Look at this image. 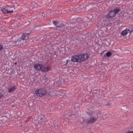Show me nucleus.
<instances>
[{
    "label": "nucleus",
    "instance_id": "obj_1",
    "mask_svg": "<svg viewBox=\"0 0 133 133\" xmlns=\"http://www.w3.org/2000/svg\"><path fill=\"white\" fill-rule=\"evenodd\" d=\"M34 67L36 69L44 72H47L50 70L49 66L46 67L45 66L39 64H35Z\"/></svg>",
    "mask_w": 133,
    "mask_h": 133
},
{
    "label": "nucleus",
    "instance_id": "obj_2",
    "mask_svg": "<svg viewBox=\"0 0 133 133\" xmlns=\"http://www.w3.org/2000/svg\"><path fill=\"white\" fill-rule=\"evenodd\" d=\"M35 92L37 96L42 97L46 95L47 91L45 89H41L36 90Z\"/></svg>",
    "mask_w": 133,
    "mask_h": 133
},
{
    "label": "nucleus",
    "instance_id": "obj_3",
    "mask_svg": "<svg viewBox=\"0 0 133 133\" xmlns=\"http://www.w3.org/2000/svg\"><path fill=\"white\" fill-rule=\"evenodd\" d=\"M89 54H81L79 55V62H81L85 61L89 57Z\"/></svg>",
    "mask_w": 133,
    "mask_h": 133
},
{
    "label": "nucleus",
    "instance_id": "obj_4",
    "mask_svg": "<svg viewBox=\"0 0 133 133\" xmlns=\"http://www.w3.org/2000/svg\"><path fill=\"white\" fill-rule=\"evenodd\" d=\"M85 8L83 7L82 6L80 5L79 6L76 8L74 10L75 13H81L82 12H83Z\"/></svg>",
    "mask_w": 133,
    "mask_h": 133
},
{
    "label": "nucleus",
    "instance_id": "obj_5",
    "mask_svg": "<svg viewBox=\"0 0 133 133\" xmlns=\"http://www.w3.org/2000/svg\"><path fill=\"white\" fill-rule=\"evenodd\" d=\"M40 118L39 120H38V122L37 125L41 126L45 123V121L44 120V116H43L42 117H41Z\"/></svg>",
    "mask_w": 133,
    "mask_h": 133
},
{
    "label": "nucleus",
    "instance_id": "obj_6",
    "mask_svg": "<svg viewBox=\"0 0 133 133\" xmlns=\"http://www.w3.org/2000/svg\"><path fill=\"white\" fill-rule=\"evenodd\" d=\"M71 61H72L76 62H79V55H74L71 57Z\"/></svg>",
    "mask_w": 133,
    "mask_h": 133
},
{
    "label": "nucleus",
    "instance_id": "obj_7",
    "mask_svg": "<svg viewBox=\"0 0 133 133\" xmlns=\"http://www.w3.org/2000/svg\"><path fill=\"white\" fill-rule=\"evenodd\" d=\"M114 13L113 10L110 11L106 15V17L107 18H109L111 17H113L115 15Z\"/></svg>",
    "mask_w": 133,
    "mask_h": 133
},
{
    "label": "nucleus",
    "instance_id": "obj_8",
    "mask_svg": "<svg viewBox=\"0 0 133 133\" xmlns=\"http://www.w3.org/2000/svg\"><path fill=\"white\" fill-rule=\"evenodd\" d=\"M96 117H90L89 119H88L87 123L88 124L93 123L95 122L97 120Z\"/></svg>",
    "mask_w": 133,
    "mask_h": 133
},
{
    "label": "nucleus",
    "instance_id": "obj_9",
    "mask_svg": "<svg viewBox=\"0 0 133 133\" xmlns=\"http://www.w3.org/2000/svg\"><path fill=\"white\" fill-rule=\"evenodd\" d=\"M30 33H23L21 37V39L23 40H27L28 38Z\"/></svg>",
    "mask_w": 133,
    "mask_h": 133
},
{
    "label": "nucleus",
    "instance_id": "obj_10",
    "mask_svg": "<svg viewBox=\"0 0 133 133\" xmlns=\"http://www.w3.org/2000/svg\"><path fill=\"white\" fill-rule=\"evenodd\" d=\"M74 25L73 23H71L70 24H66L65 25H64L62 26V28H64V29H67L68 28H71V27H73Z\"/></svg>",
    "mask_w": 133,
    "mask_h": 133
},
{
    "label": "nucleus",
    "instance_id": "obj_11",
    "mask_svg": "<svg viewBox=\"0 0 133 133\" xmlns=\"http://www.w3.org/2000/svg\"><path fill=\"white\" fill-rule=\"evenodd\" d=\"M1 10L5 14H7L10 12L12 13L13 12V10H8L7 9H6L5 8H4L2 9Z\"/></svg>",
    "mask_w": 133,
    "mask_h": 133
},
{
    "label": "nucleus",
    "instance_id": "obj_12",
    "mask_svg": "<svg viewBox=\"0 0 133 133\" xmlns=\"http://www.w3.org/2000/svg\"><path fill=\"white\" fill-rule=\"evenodd\" d=\"M127 29V28L125 30L123 31L121 33V35L122 36H125L126 35L128 34L129 33L128 31V30Z\"/></svg>",
    "mask_w": 133,
    "mask_h": 133
},
{
    "label": "nucleus",
    "instance_id": "obj_13",
    "mask_svg": "<svg viewBox=\"0 0 133 133\" xmlns=\"http://www.w3.org/2000/svg\"><path fill=\"white\" fill-rule=\"evenodd\" d=\"M128 31L130 33L133 32V26H131L127 28Z\"/></svg>",
    "mask_w": 133,
    "mask_h": 133
},
{
    "label": "nucleus",
    "instance_id": "obj_14",
    "mask_svg": "<svg viewBox=\"0 0 133 133\" xmlns=\"http://www.w3.org/2000/svg\"><path fill=\"white\" fill-rule=\"evenodd\" d=\"M16 89V88L15 86L11 88L8 89V92L11 93L13 92Z\"/></svg>",
    "mask_w": 133,
    "mask_h": 133
},
{
    "label": "nucleus",
    "instance_id": "obj_15",
    "mask_svg": "<svg viewBox=\"0 0 133 133\" xmlns=\"http://www.w3.org/2000/svg\"><path fill=\"white\" fill-rule=\"evenodd\" d=\"M53 23L56 26H59L60 25L59 22L56 21H54L53 22Z\"/></svg>",
    "mask_w": 133,
    "mask_h": 133
},
{
    "label": "nucleus",
    "instance_id": "obj_16",
    "mask_svg": "<svg viewBox=\"0 0 133 133\" xmlns=\"http://www.w3.org/2000/svg\"><path fill=\"white\" fill-rule=\"evenodd\" d=\"M120 11V9H114V10H113L114 13H115L114 14L115 15L117 12H119Z\"/></svg>",
    "mask_w": 133,
    "mask_h": 133
},
{
    "label": "nucleus",
    "instance_id": "obj_17",
    "mask_svg": "<svg viewBox=\"0 0 133 133\" xmlns=\"http://www.w3.org/2000/svg\"><path fill=\"white\" fill-rule=\"evenodd\" d=\"M54 123V125H52V127H55L56 126H58V124L56 123V122H57V121H56V120H55L54 121H53Z\"/></svg>",
    "mask_w": 133,
    "mask_h": 133
},
{
    "label": "nucleus",
    "instance_id": "obj_18",
    "mask_svg": "<svg viewBox=\"0 0 133 133\" xmlns=\"http://www.w3.org/2000/svg\"><path fill=\"white\" fill-rule=\"evenodd\" d=\"M112 54L110 52H108L106 53V56L107 57H109Z\"/></svg>",
    "mask_w": 133,
    "mask_h": 133
},
{
    "label": "nucleus",
    "instance_id": "obj_19",
    "mask_svg": "<svg viewBox=\"0 0 133 133\" xmlns=\"http://www.w3.org/2000/svg\"><path fill=\"white\" fill-rule=\"evenodd\" d=\"M101 114V111H98L97 113L96 116H99Z\"/></svg>",
    "mask_w": 133,
    "mask_h": 133
},
{
    "label": "nucleus",
    "instance_id": "obj_20",
    "mask_svg": "<svg viewBox=\"0 0 133 133\" xmlns=\"http://www.w3.org/2000/svg\"><path fill=\"white\" fill-rule=\"evenodd\" d=\"M3 49V45L0 44V51H2Z\"/></svg>",
    "mask_w": 133,
    "mask_h": 133
},
{
    "label": "nucleus",
    "instance_id": "obj_21",
    "mask_svg": "<svg viewBox=\"0 0 133 133\" xmlns=\"http://www.w3.org/2000/svg\"><path fill=\"white\" fill-rule=\"evenodd\" d=\"M69 61V59L67 60L66 61V62H64L65 64H63V65H64V66L65 65H66L68 64V61Z\"/></svg>",
    "mask_w": 133,
    "mask_h": 133
},
{
    "label": "nucleus",
    "instance_id": "obj_22",
    "mask_svg": "<svg viewBox=\"0 0 133 133\" xmlns=\"http://www.w3.org/2000/svg\"><path fill=\"white\" fill-rule=\"evenodd\" d=\"M55 0H47L48 2L49 3H51L55 1Z\"/></svg>",
    "mask_w": 133,
    "mask_h": 133
},
{
    "label": "nucleus",
    "instance_id": "obj_23",
    "mask_svg": "<svg viewBox=\"0 0 133 133\" xmlns=\"http://www.w3.org/2000/svg\"><path fill=\"white\" fill-rule=\"evenodd\" d=\"M105 105L107 106H110L111 105V103L109 102L107 104H106Z\"/></svg>",
    "mask_w": 133,
    "mask_h": 133
},
{
    "label": "nucleus",
    "instance_id": "obj_24",
    "mask_svg": "<svg viewBox=\"0 0 133 133\" xmlns=\"http://www.w3.org/2000/svg\"><path fill=\"white\" fill-rule=\"evenodd\" d=\"M3 96V95L2 94V93L0 92V98L2 97Z\"/></svg>",
    "mask_w": 133,
    "mask_h": 133
},
{
    "label": "nucleus",
    "instance_id": "obj_25",
    "mask_svg": "<svg viewBox=\"0 0 133 133\" xmlns=\"http://www.w3.org/2000/svg\"><path fill=\"white\" fill-rule=\"evenodd\" d=\"M126 133H133V131H129L127 132Z\"/></svg>",
    "mask_w": 133,
    "mask_h": 133
},
{
    "label": "nucleus",
    "instance_id": "obj_26",
    "mask_svg": "<svg viewBox=\"0 0 133 133\" xmlns=\"http://www.w3.org/2000/svg\"><path fill=\"white\" fill-rule=\"evenodd\" d=\"M81 19V18H77V21H78V20H79Z\"/></svg>",
    "mask_w": 133,
    "mask_h": 133
},
{
    "label": "nucleus",
    "instance_id": "obj_27",
    "mask_svg": "<svg viewBox=\"0 0 133 133\" xmlns=\"http://www.w3.org/2000/svg\"><path fill=\"white\" fill-rule=\"evenodd\" d=\"M17 64V63H16V62L15 63V64Z\"/></svg>",
    "mask_w": 133,
    "mask_h": 133
}]
</instances>
